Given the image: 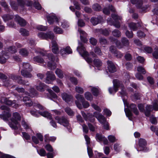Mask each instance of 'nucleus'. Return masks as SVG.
<instances>
[{"mask_svg": "<svg viewBox=\"0 0 158 158\" xmlns=\"http://www.w3.org/2000/svg\"><path fill=\"white\" fill-rule=\"evenodd\" d=\"M125 34L128 38H131L133 37V34L131 31H130L127 30L125 32Z\"/></svg>", "mask_w": 158, "mask_h": 158, "instance_id": "nucleus-52", "label": "nucleus"}, {"mask_svg": "<svg viewBox=\"0 0 158 158\" xmlns=\"http://www.w3.org/2000/svg\"><path fill=\"white\" fill-rule=\"evenodd\" d=\"M18 6L23 8L25 5V2L23 0H17Z\"/></svg>", "mask_w": 158, "mask_h": 158, "instance_id": "nucleus-41", "label": "nucleus"}, {"mask_svg": "<svg viewBox=\"0 0 158 158\" xmlns=\"http://www.w3.org/2000/svg\"><path fill=\"white\" fill-rule=\"evenodd\" d=\"M91 91L94 96H97L99 94V90L95 87H93L91 89Z\"/></svg>", "mask_w": 158, "mask_h": 158, "instance_id": "nucleus-44", "label": "nucleus"}, {"mask_svg": "<svg viewBox=\"0 0 158 158\" xmlns=\"http://www.w3.org/2000/svg\"><path fill=\"white\" fill-rule=\"evenodd\" d=\"M107 63L108 65V69L110 72L113 73L116 71V67L112 61L108 60Z\"/></svg>", "mask_w": 158, "mask_h": 158, "instance_id": "nucleus-15", "label": "nucleus"}, {"mask_svg": "<svg viewBox=\"0 0 158 158\" xmlns=\"http://www.w3.org/2000/svg\"><path fill=\"white\" fill-rule=\"evenodd\" d=\"M102 20L101 16L98 17H92L91 19V22L93 25H95L100 23Z\"/></svg>", "mask_w": 158, "mask_h": 158, "instance_id": "nucleus-17", "label": "nucleus"}, {"mask_svg": "<svg viewBox=\"0 0 158 158\" xmlns=\"http://www.w3.org/2000/svg\"><path fill=\"white\" fill-rule=\"evenodd\" d=\"M65 111L69 115L72 116L74 115L73 112L69 107H66L65 109Z\"/></svg>", "mask_w": 158, "mask_h": 158, "instance_id": "nucleus-38", "label": "nucleus"}, {"mask_svg": "<svg viewBox=\"0 0 158 158\" xmlns=\"http://www.w3.org/2000/svg\"><path fill=\"white\" fill-rule=\"evenodd\" d=\"M131 2L133 4H143V1L142 0H130Z\"/></svg>", "mask_w": 158, "mask_h": 158, "instance_id": "nucleus-48", "label": "nucleus"}, {"mask_svg": "<svg viewBox=\"0 0 158 158\" xmlns=\"http://www.w3.org/2000/svg\"><path fill=\"white\" fill-rule=\"evenodd\" d=\"M112 17L116 22L119 20H121L122 18L115 14H112Z\"/></svg>", "mask_w": 158, "mask_h": 158, "instance_id": "nucleus-47", "label": "nucleus"}, {"mask_svg": "<svg viewBox=\"0 0 158 158\" xmlns=\"http://www.w3.org/2000/svg\"><path fill=\"white\" fill-rule=\"evenodd\" d=\"M2 55L0 56V63L4 64L6 63V60L9 58L8 53L5 51H2Z\"/></svg>", "mask_w": 158, "mask_h": 158, "instance_id": "nucleus-13", "label": "nucleus"}, {"mask_svg": "<svg viewBox=\"0 0 158 158\" xmlns=\"http://www.w3.org/2000/svg\"><path fill=\"white\" fill-rule=\"evenodd\" d=\"M114 89V92L116 93L118 90V88L119 87L121 88L122 89L120 94L122 95H124L125 94V91L124 90V86L122 83L121 82L117 79H114L113 81Z\"/></svg>", "mask_w": 158, "mask_h": 158, "instance_id": "nucleus-8", "label": "nucleus"}, {"mask_svg": "<svg viewBox=\"0 0 158 158\" xmlns=\"http://www.w3.org/2000/svg\"><path fill=\"white\" fill-rule=\"evenodd\" d=\"M39 113L41 115L44 117H47L49 119H51L52 118V117L51 115V114L48 112L46 111L44 112H39Z\"/></svg>", "mask_w": 158, "mask_h": 158, "instance_id": "nucleus-24", "label": "nucleus"}, {"mask_svg": "<svg viewBox=\"0 0 158 158\" xmlns=\"http://www.w3.org/2000/svg\"><path fill=\"white\" fill-rule=\"evenodd\" d=\"M21 124L25 129H28L30 128V127L24 120H22L21 122Z\"/></svg>", "mask_w": 158, "mask_h": 158, "instance_id": "nucleus-55", "label": "nucleus"}, {"mask_svg": "<svg viewBox=\"0 0 158 158\" xmlns=\"http://www.w3.org/2000/svg\"><path fill=\"white\" fill-rule=\"evenodd\" d=\"M30 72L27 70L25 71L24 70H22L21 72L22 75L24 77L30 78L32 77Z\"/></svg>", "mask_w": 158, "mask_h": 158, "instance_id": "nucleus-21", "label": "nucleus"}, {"mask_svg": "<svg viewBox=\"0 0 158 158\" xmlns=\"http://www.w3.org/2000/svg\"><path fill=\"white\" fill-rule=\"evenodd\" d=\"M75 97L78 100L80 101L81 102L85 100L84 98L81 95L77 94L76 95Z\"/></svg>", "mask_w": 158, "mask_h": 158, "instance_id": "nucleus-54", "label": "nucleus"}, {"mask_svg": "<svg viewBox=\"0 0 158 158\" xmlns=\"http://www.w3.org/2000/svg\"><path fill=\"white\" fill-rule=\"evenodd\" d=\"M61 95L63 99L67 103L70 101L73 98L71 95H69L66 93H64L62 94Z\"/></svg>", "mask_w": 158, "mask_h": 158, "instance_id": "nucleus-18", "label": "nucleus"}, {"mask_svg": "<svg viewBox=\"0 0 158 158\" xmlns=\"http://www.w3.org/2000/svg\"><path fill=\"white\" fill-rule=\"evenodd\" d=\"M38 35L39 38L42 39H49L51 40L52 52L55 54H57L59 52L58 45L56 41V39L55 38L54 34L52 32L49 31L46 33L40 32L38 33Z\"/></svg>", "mask_w": 158, "mask_h": 158, "instance_id": "nucleus-1", "label": "nucleus"}, {"mask_svg": "<svg viewBox=\"0 0 158 158\" xmlns=\"http://www.w3.org/2000/svg\"><path fill=\"white\" fill-rule=\"evenodd\" d=\"M121 42L123 45L125 46H128L129 45V40L125 37H123L121 40Z\"/></svg>", "mask_w": 158, "mask_h": 158, "instance_id": "nucleus-29", "label": "nucleus"}, {"mask_svg": "<svg viewBox=\"0 0 158 158\" xmlns=\"http://www.w3.org/2000/svg\"><path fill=\"white\" fill-rule=\"evenodd\" d=\"M0 108L2 110H4L2 114H0V118L5 121H7L8 118L11 116V114L10 113V109L5 105L2 106Z\"/></svg>", "mask_w": 158, "mask_h": 158, "instance_id": "nucleus-4", "label": "nucleus"}, {"mask_svg": "<svg viewBox=\"0 0 158 158\" xmlns=\"http://www.w3.org/2000/svg\"><path fill=\"white\" fill-rule=\"evenodd\" d=\"M142 4H139V5H138L137 7L138 8L141 9L143 11H145L147 9H148L149 7L148 5H146L144 6H142Z\"/></svg>", "mask_w": 158, "mask_h": 158, "instance_id": "nucleus-59", "label": "nucleus"}, {"mask_svg": "<svg viewBox=\"0 0 158 158\" xmlns=\"http://www.w3.org/2000/svg\"><path fill=\"white\" fill-rule=\"evenodd\" d=\"M10 78L13 80L17 81L18 83L20 84L27 86H29L30 85L28 81L23 80L20 76L12 74L10 76Z\"/></svg>", "mask_w": 158, "mask_h": 158, "instance_id": "nucleus-7", "label": "nucleus"}, {"mask_svg": "<svg viewBox=\"0 0 158 158\" xmlns=\"http://www.w3.org/2000/svg\"><path fill=\"white\" fill-rule=\"evenodd\" d=\"M55 119L58 123L68 128L69 121L65 117L56 116L55 117Z\"/></svg>", "mask_w": 158, "mask_h": 158, "instance_id": "nucleus-9", "label": "nucleus"}, {"mask_svg": "<svg viewBox=\"0 0 158 158\" xmlns=\"http://www.w3.org/2000/svg\"><path fill=\"white\" fill-rule=\"evenodd\" d=\"M94 64L97 67H99L102 65V62L98 59H95L93 61Z\"/></svg>", "mask_w": 158, "mask_h": 158, "instance_id": "nucleus-26", "label": "nucleus"}, {"mask_svg": "<svg viewBox=\"0 0 158 158\" xmlns=\"http://www.w3.org/2000/svg\"><path fill=\"white\" fill-rule=\"evenodd\" d=\"M55 73L60 78H62L64 77L62 72L60 69H57L55 71Z\"/></svg>", "mask_w": 158, "mask_h": 158, "instance_id": "nucleus-39", "label": "nucleus"}, {"mask_svg": "<svg viewBox=\"0 0 158 158\" xmlns=\"http://www.w3.org/2000/svg\"><path fill=\"white\" fill-rule=\"evenodd\" d=\"M105 137L101 134L97 133L96 135V140L98 141H102Z\"/></svg>", "mask_w": 158, "mask_h": 158, "instance_id": "nucleus-43", "label": "nucleus"}, {"mask_svg": "<svg viewBox=\"0 0 158 158\" xmlns=\"http://www.w3.org/2000/svg\"><path fill=\"white\" fill-rule=\"evenodd\" d=\"M129 27L133 31H136L137 29L136 24L134 23H131L129 24Z\"/></svg>", "mask_w": 158, "mask_h": 158, "instance_id": "nucleus-34", "label": "nucleus"}, {"mask_svg": "<svg viewBox=\"0 0 158 158\" xmlns=\"http://www.w3.org/2000/svg\"><path fill=\"white\" fill-rule=\"evenodd\" d=\"M60 18L57 17L55 14L48 15L47 17V19L48 22L50 24H52L56 21L58 23Z\"/></svg>", "mask_w": 158, "mask_h": 158, "instance_id": "nucleus-10", "label": "nucleus"}, {"mask_svg": "<svg viewBox=\"0 0 158 158\" xmlns=\"http://www.w3.org/2000/svg\"><path fill=\"white\" fill-rule=\"evenodd\" d=\"M85 98L88 100L91 101L93 99V97L91 93L88 92L85 93Z\"/></svg>", "mask_w": 158, "mask_h": 158, "instance_id": "nucleus-28", "label": "nucleus"}, {"mask_svg": "<svg viewBox=\"0 0 158 158\" xmlns=\"http://www.w3.org/2000/svg\"><path fill=\"white\" fill-rule=\"evenodd\" d=\"M113 35L116 37H119L121 36L120 32L117 29H115L112 32Z\"/></svg>", "mask_w": 158, "mask_h": 158, "instance_id": "nucleus-32", "label": "nucleus"}, {"mask_svg": "<svg viewBox=\"0 0 158 158\" xmlns=\"http://www.w3.org/2000/svg\"><path fill=\"white\" fill-rule=\"evenodd\" d=\"M1 5L3 7L5 10L7 12L9 11V9L8 6L6 3L4 2H2L1 3Z\"/></svg>", "mask_w": 158, "mask_h": 158, "instance_id": "nucleus-62", "label": "nucleus"}, {"mask_svg": "<svg viewBox=\"0 0 158 158\" xmlns=\"http://www.w3.org/2000/svg\"><path fill=\"white\" fill-rule=\"evenodd\" d=\"M10 5L12 8L15 10H16L18 9V4L16 3L14 1H12L10 3Z\"/></svg>", "mask_w": 158, "mask_h": 158, "instance_id": "nucleus-49", "label": "nucleus"}, {"mask_svg": "<svg viewBox=\"0 0 158 158\" xmlns=\"http://www.w3.org/2000/svg\"><path fill=\"white\" fill-rule=\"evenodd\" d=\"M36 28L38 30L42 31H45L47 29V27H46L42 25L39 26L37 27Z\"/></svg>", "mask_w": 158, "mask_h": 158, "instance_id": "nucleus-61", "label": "nucleus"}, {"mask_svg": "<svg viewBox=\"0 0 158 158\" xmlns=\"http://www.w3.org/2000/svg\"><path fill=\"white\" fill-rule=\"evenodd\" d=\"M54 32L56 34H60L63 32L62 30L60 28L56 27L54 29Z\"/></svg>", "mask_w": 158, "mask_h": 158, "instance_id": "nucleus-45", "label": "nucleus"}, {"mask_svg": "<svg viewBox=\"0 0 158 158\" xmlns=\"http://www.w3.org/2000/svg\"><path fill=\"white\" fill-rule=\"evenodd\" d=\"M93 9L96 11H99L101 10V7L98 3H95L92 6Z\"/></svg>", "mask_w": 158, "mask_h": 158, "instance_id": "nucleus-36", "label": "nucleus"}, {"mask_svg": "<svg viewBox=\"0 0 158 158\" xmlns=\"http://www.w3.org/2000/svg\"><path fill=\"white\" fill-rule=\"evenodd\" d=\"M137 71L142 74H144L146 73V71L144 68L141 66H139L137 68Z\"/></svg>", "mask_w": 158, "mask_h": 158, "instance_id": "nucleus-40", "label": "nucleus"}, {"mask_svg": "<svg viewBox=\"0 0 158 158\" xmlns=\"http://www.w3.org/2000/svg\"><path fill=\"white\" fill-rule=\"evenodd\" d=\"M8 51L11 53H15L17 52L16 47H10L8 48Z\"/></svg>", "mask_w": 158, "mask_h": 158, "instance_id": "nucleus-50", "label": "nucleus"}, {"mask_svg": "<svg viewBox=\"0 0 158 158\" xmlns=\"http://www.w3.org/2000/svg\"><path fill=\"white\" fill-rule=\"evenodd\" d=\"M37 152L41 156H45L46 155V152L45 150L43 148L39 150H37Z\"/></svg>", "mask_w": 158, "mask_h": 158, "instance_id": "nucleus-51", "label": "nucleus"}, {"mask_svg": "<svg viewBox=\"0 0 158 158\" xmlns=\"http://www.w3.org/2000/svg\"><path fill=\"white\" fill-rule=\"evenodd\" d=\"M15 20L21 26L24 27L26 25L27 22L26 21L18 15L15 16Z\"/></svg>", "mask_w": 158, "mask_h": 158, "instance_id": "nucleus-16", "label": "nucleus"}, {"mask_svg": "<svg viewBox=\"0 0 158 158\" xmlns=\"http://www.w3.org/2000/svg\"><path fill=\"white\" fill-rule=\"evenodd\" d=\"M15 89L19 93H23L24 94L29 96V93L27 92H25V89L22 87H17Z\"/></svg>", "mask_w": 158, "mask_h": 158, "instance_id": "nucleus-30", "label": "nucleus"}, {"mask_svg": "<svg viewBox=\"0 0 158 158\" xmlns=\"http://www.w3.org/2000/svg\"><path fill=\"white\" fill-rule=\"evenodd\" d=\"M60 52L62 55L66 53L69 54L72 53V50L69 46H67L60 50Z\"/></svg>", "mask_w": 158, "mask_h": 158, "instance_id": "nucleus-19", "label": "nucleus"}, {"mask_svg": "<svg viewBox=\"0 0 158 158\" xmlns=\"http://www.w3.org/2000/svg\"><path fill=\"white\" fill-rule=\"evenodd\" d=\"M47 77L46 80V82L49 84L50 81L54 80L55 78V76L52 71H48L46 73Z\"/></svg>", "mask_w": 158, "mask_h": 158, "instance_id": "nucleus-11", "label": "nucleus"}, {"mask_svg": "<svg viewBox=\"0 0 158 158\" xmlns=\"http://www.w3.org/2000/svg\"><path fill=\"white\" fill-rule=\"evenodd\" d=\"M125 111L127 116L128 117L129 119L131 120L132 116V113L131 111L128 109H125Z\"/></svg>", "mask_w": 158, "mask_h": 158, "instance_id": "nucleus-42", "label": "nucleus"}, {"mask_svg": "<svg viewBox=\"0 0 158 158\" xmlns=\"http://www.w3.org/2000/svg\"><path fill=\"white\" fill-rule=\"evenodd\" d=\"M120 146L119 144L118 143L114 144V150L116 152H118L120 151Z\"/></svg>", "mask_w": 158, "mask_h": 158, "instance_id": "nucleus-58", "label": "nucleus"}, {"mask_svg": "<svg viewBox=\"0 0 158 158\" xmlns=\"http://www.w3.org/2000/svg\"><path fill=\"white\" fill-rule=\"evenodd\" d=\"M22 134L23 137L26 140H29L31 139L30 136L27 133L25 132H22Z\"/></svg>", "mask_w": 158, "mask_h": 158, "instance_id": "nucleus-57", "label": "nucleus"}, {"mask_svg": "<svg viewBox=\"0 0 158 158\" xmlns=\"http://www.w3.org/2000/svg\"><path fill=\"white\" fill-rule=\"evenodd\" d=\"M145 108L146 110L144 111L145 115L146 116L148 117L150 115L151 112L152 110V106L147 105Z\"/></svg>", "mask_w": 158, "mask_h": 158, "instance_id": "nucleus-22", "label": "nucleus"}, {"mask_svg": "<svg viewBox=\"0 0 158 158\" xmlns=\"http://www.w3.org/2000/svg\"><path fill=\"white\" fill-rule=\"evenodd\" d=\"M33 60L35 61L40 63H43L44 62V59L39 56L34 57L33 58Z\"/></svg>", "mask_w": 158, "mask_h": 158, "instance_id": "nucleus-35", "label": "nucleus"}, {"mask_svg": "<svg viewBox=\"0 0 158 158\" xmlns=\"http://www.w3.org/2000/svg\"><path fill=\"white\" fill-rule=\"evenodd\" d=\"M40 54L43 56H47L49 60L52 61V62H48V66L49 69L51 70H54L56 67V64L54 62L55 60L54 57L52 53L48 54L46 51L44 52H40Z\"/></svg>", "mask_w": 158, "mask_h": 158, "instance_id": "nucleus-5", "label": "nucleus"}, {"mask_svg": "<svg viewBox=\"0 0 158 158\" xmlns=\"http://www.w3.org/2000/svg\"><path fill=\"white\" fill-rule=\"evenodd\" d=\"M19 32L23 36H26L29 35L28 31L27 30L23 28L20 29Z\"/></svg>", "mask_w": 158, "mask_h": 158, "instance_id": "nucleus-33", "label": "nucleus"}, {"mask_svg": "<svg viewBox=\"0 0 158 158\" xmlns=\"http://www.w3.org/2000/svg\"><path fill=\"white\" fill-rule=\"evenodd\" d=\"M20 54L23 56H26L28 55L29 52L25 48H22L19 52Z\"/></svg>", "mask_w": 158, "mask_h": 158, "instance_id": "nucleus-27", "label": "nucleus"}, {"mask_svg": "<svg viewBox=\"0 0 158 158\" xmlns=\"http://www.w3.org/2000/svg\"><path fill=\"white\" fill-rule=\"evenodd\" d=\"M109 140L112 143H114L116 141L117 139L115 137L112 135H109L108 136Z\"/></svg>", "mask_w": 158, "mask_h": 158, "instance_id": "nucleus-46", "label": "nucleus"}, {"mask_svg": "<svg viewBox=\"0 0 158 158\" xmlns=\"http://www.w3.org/2000/svg\"><path fill=\"white\" fill-rule=\"evenodd\" d=\"M47 91L49 93L51 96L52 98H57V96L56 94L53 92L51 89H48Z\"/></svg>", "mask_w": 158, "mask_h": 158, "instance_id": "nucleus-53", "label": "nucleus"}, {"mask_svg": "<svg viewBox=\"0 0 158 158\" xmlns=\"http://www.w3.org/2000/svg\"><path fill=\"white\" fill-rule=\"evenodd\" d=\"M94 116L96 117L98 120L99 122L102 124L104 123L106 119L100 113L95 112L94 113Z\"/></svg>", "mask_w": 158, "mask_h": 158, "instance_id": "nucleus-12", "label": "nucleus"}, {"mask_svg": "<svg viewBox=\"0 0 158 158\" xmlns=\"http://www.w3.org/2000/svg\"><path fill=\"white\" fill-rule=\"evenodd\" d=\"M33 6L36 9L39 10L41 9V7L40 3L37 2H34L33 4Z\"/></svg>", "mask_w": 158, "mask_h": 158, "instance_id": "nucleus-63", "label": "nucleus"}, {"mask_svg": "<svg viewBox=\"0 0 158 158\" xmlns=\"http://www.w3.org/2000/svg\"><path fill=\"white\" fill-rule=\"evenodd\" d=\"M83 107L85 108H87L89 106V104L87 101L84 100L82 102Z\"/></svg>", "mask_w": 158, "mask_h": 158, "instance_id": "nucleus-64", "label": "nucleus"}, {"mask_svg": "<svg viewBox=\"0 0 158 158\" xmlns=\"http://www.w3.org/2000/svg\"><path fill=\"white\" fill-rule=\"evenodd\" d=\"M147 142L146 140L142 138H140L139 140V145L140 148V150L137 149L138 151H143L145 150Z\"/></svg>", "mask_w": 158, "mask_h": 158, "instance_id": "nucleus-14", "label": "nucleus"}, {"mask_svg": "<svg viewBox=\"0 0 158 158\" xmlns=\"http://www.w3.org/2000/svg\"><path fill=\"white\" fill-rule=\"evenodd\" d=\"M21 117L18 112H15L13 113L12 116L10 118L11 122L9 123V125L10 127L14 130L18 129L17 125L19 124V121L21 120Z\"/></svg>", "mask_w": 158, "mask_h": 158, "instance_id": "nucleus-2", "label": "nucleus"}, {"mask_svg": "<svg viewBox=\"0 0 158 158\" xmlns=\"http://www.w3.org/2000/svg\"><path fill=\"white\" fill-rule=\"evenodd\" d=\"M2 18L5 21H6L12 19L14 17L12 15H5L2 16Z\"/></svg>", "mask_w": 158, "mask_h": 158, "instance_id": "nucleus-31", "label": "nucleus"}, {"mask_svg": "<svg viewBox=\"0 0 158 158\" xmlns=\"http://www.w3.org/2000/svg\"><path fill=\"white\" fill-rule=\"evenodd\" d=\"M0 102L4 103L9 106H12L14 108H16L19 107V105L16 103V101L10 100L8 98L4 97H0Z\"/></svg>", "mask_w": 158, "mask_h": 158, "instance_id": "nucleus-6", "label": "nucleus"}, {"mask_svg": "<svg viewBox=\"0 0 158 158\" xmlns=\"http://www.w3.org/2000/svg\"><path fill=\"white\" fill-rule=\"evenodd\" d=\"M79 45L77 47V50L79 53L83 56L86 61L89 64L91 63L92 62L91 58L89 56L88 52L85 51V48L83 45L81 43H79Z\"/></svg>", "mask_w": 158, "mask_h": 158, "instance_id": "nucleus-3", "label": "nucleus"}, {"mask_svg": "<svg viewBox=\"0 0 158 158\" xmlns=\"http://www.w3.org/2000/svg\"><path fill=\"white\" fill-rule=\"evenodd\" d=\"M46 85L43 83H40L39 85L36 86L37 89L40 91H44V89L45 88Z\"/></svg>", "mask_w": 158, "mask_h": 158, "instance_id": "nucleus-25", "label": "nucleus"}, {"mask_svg": "<svg viewBox=\"0 0 158 158\" xmlns=\"http://www.w3.org/2000/svg\"><path fill=\"white\" fill-rule=\"evenodd\" d=\"M130 108L131 110L136 115L138 114L139 111L135 105L134 104H131L130 105Z\"/></svg>", "mask_w": 158, "mask_h": 158, "instance_id": "nucleus-23", "label": "nucleus"}, {"mask_svg": "<svg viewBox=\"0 0 158 158\" xmlns=\"http://www.w3.org/2000/svg\"><path fill=\"white\" fill-rule=\"evenodd\" d=\"M87 152L88 155L90 157H91L93 156V152L92 148L87 146Z\"/></svg>", "mask_w": 158, "mask_h": 158, "instance_id": "nucleus-60", "label": "nucleus"}, {"mask_svg": "<svg viewBox=\"0 0 158 158\" xmlns=\"http://www.w3.org/2000/svg\"><path fill=\"white\" fill-rule=\"evenodd\" d=\"M23 69L25 70H27L29 72H31L32 70V68L31 65L28 63H23L22 64Z\"/></svg>", "mask_w": 158, "mask_h": 158, "instance_id": "nucleus-20", "label": "nucleus"}, {"mask_svg": "<svg viewBox=\"0 0 158 158\" xmlns=\"http://www.w3.org/2000/svg\"><path fill=\"white\" fill-rule=\"evenodd\" d=\"M94 51L95 53L98 56H101L102 55L101 49L98 47H96L95 48Z\"/></svg>", "mask_w": 158, "mask_h": 158, "instance_id": "nucleus-37", "label": "nucleus"}, {"mask_svg": "<svg viewBox=\"0 0 158 158\" xmlns=\"http://www.w3.org/2000/svg\"><path fill=\"white\" fill-rule=\"evenodd\" d=\"M75 90L77 93L81 94L83 93L84 92L83 89L79 86L76 87Z\"/></svg>", "mask_w": 158, "mask_h": 158, "instance_id": "nucleus-56", "label": "nucleus"}]
</instances>
